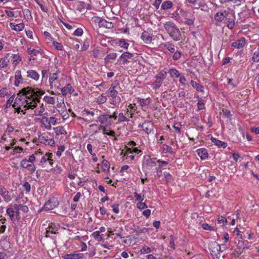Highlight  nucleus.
Masks as SVG:
<instances>
[{
	"mask_svg": "<svg viewBox=\"0 0 259 259\" xmlns=\"http://www.w3.org/2000/svg\"><path fill=\"white\" fill-rule=\"evenodd\" d=\"M13 107H23L25 110L29 109H34L36 107V103L34 100H31L29 97H26L24 93H21V90L17 94V97L14 100V103L12 104Z\"/></svg>",
	"mask_w": 259,
	"mask_h": 259,
	"instance_id": "nucleus-1",
	"label": "nucleus"
},
{
	"mask_svg": "<svg viewBox=\"0 0 259 259\" xmlns=\"http://www.w3.org/2000/svg\"><path fill=\"white\" fill-rule=\"evenodd\" d=\"M21 93H24V95L26 97H29L31 100H34L36 105L37 102L40 101L41 96L45 93L44 91L39 89L35 90L29 87L22 89L21 90Z\"/></svg>",
	"mask_w": 259,
	"mask_h": 259,
	"instance_id": "nucleus-2",
	"label": "nucleus"
},
{
	"mask_svg": "<svg viewBox=\"0 0 259 259\" xmlns=\"http://www.w3.org/2000/svg\"><path fill=\"white\" fill-rule=\"evenodd\" d=\"M166 31L170 36L175 40H179L181 38V34L179 28L171 22H167L164 24Z\"/></svg>",
	"mask_w": 259,
	"mask_h": 259,
	"instance_id": "nucleus-3",
	"label": "nucleus"
},
{
	"mask_svg": "<svg viewBox=\"0 0 259 259\" xmlns=\"http://www.w3.org/2000/svg\"><path fill=\"white\" fill-rule=\"evenodd\" d=\"M245 243L242 240H239L237 244V247L234 250V254L235 256L238 257L243 252L245 249L249 248L250 245L247 241Z\"/></svg>",
	"mask_w": 259,
	"mask_h": 259,
	"instance_id": "nucleus-4",
	"label": "nucleus"
},
{
	"mask_svg": "<svg viewBox=\"0 0 259 259\" xmlns=\"http://www.w3.org/2000/svg\"><path fill=\"white\" fill-rule=\"evenodd\" d=\"M167 73L166 71L162 70L160 71L156 76V81L152 84L153 89L156 90L159 88L161 85L163 80L165 78Z\"/></svg>",
	"mask_w": 259,
	"mask_h": 259,
	"instance_id": "nucleus-5",
	"label": "nucleus"
},
{
	"mask_svg": "<svg viewBox=\"0 0 259 259\" xmlns=\"http://www.w3.org/2000/svg\"><path fill=\"white\" fill-rule=\"evenodd\" d=\"M219 248L220 249V245L217 242L214 241L209 244V249L213 259L220 258V252H218Z\"/></svg>",
	"mask_w": 259,
	"mask_h": 259,
	"instance_id": "nucleus-6",
	"label": "nucleus"
},
{
	"mask_svg": "<svg viewBox=\"0 0 259 259\" xmlns=\"http://www.w3.org/2000/svg\"><path fill=\"white\" fill-rule=\"evenodd\" d=\"M59 204L57 199L55 197H52L45 203L42 209L45 210H52L56 208Z\"/></svg>",
	"mask_w": 259,
	"mask_h": 259,
	"instance_id": "nucleus-7",
	"label": "nucleus"
},
{
	"mask_svg": "<svg viewBox=\"0 0 259 259\" xmlns=\"http://www.w3.org/2000/svg\"><path fill=\"white\" fill-rule=\"evenodd\" d=\"M50 85L51 89L56 88L59 89L61 84L58 79V74L56 73H54L50 74L49 78Z\"/></svg>",
	"mask_w": 259,
	"mask_h": 259,
	"instance_id": "nucleus-8",
	"label": "nucleus"
},
{
	"mask_svg": "<svg viewBox=\"0 0 259 259\" xmlns=\"http://www.w3.org/2000/svg\"><path fill=\"white\" fill-rule=\"evenodd\" d=\"M59 229L60 226L58 224L53 223H50L49 225V227L47 229L46 237H53V236L50 235V234H56L58 233L57 231Z\"/></svg>",
	"mask_w": 259,
	"mask_h": 259,
	"instance_id": "nucleus-9",
	"label": "nucleus"
},
{
	"mask_svg": "<svg viewBox=\"0 0 259 259\" xmlns=\"http://www.w3.org/2000/svg\"><path fill=\"white\" fill-rule=\"evenodd\" d=\"M41 122L47 130L51 129V124L55 125L57 123L56 120L53 116H51L49 119L47 117L44 116L42 118Z\"/></svg>",
	"mask_w": 259,
	"mask_h": 259,
	"instance_id": "nucleus-10",
	"label": "nucleus"
},
{
	"mask_svg": "<svg viewBox=\"0 0 259 259\" xmlns=\"http://www.w3.org/2000/svg\"><path fill=\"white\" fill-rule=\"evenodd\" d=\"M0 195L3 197L6 202H9L12 199L10 192L3 186H0Z\"/></svg>",
	"mask_w": 259,
	"mask_h": 259,
	"instance_id": "nucleus-11",
	"label": "nucleus"
},
{
	"mask_svg": "<svg viewBox=\"0 0 259 259\" xmlns=\"http://www.w3.org/2000/svg\"><path fill=\"white\" fill-rule=\"evenodd\" d=\"M235 17L234 14L230 15L228 14V16L225 17V21L227 23V27L232 29L235 25Z\"/></svg>",
	"mask_w": 259,
	"mask_h": 259,
	"instance_id": "nucleus-12",
	"label": "nucleus"
},
{
	"mask_svg": "<svg viewBox=\"0 0 259 259\" xmlns=\"http://www.w3.org/2000/svg\"><path fill=\"white\" fill-rule=\"evenodd\" d=\"M84 256L83 253H77L76 252L73 253L67 254L63 256L64 259H80Z\"/></svg>",
	"mask_w": 259,
	"mask_h": 259,
	"instance_id": "nucleus-13",
	"label": "nucleus"
},
{
	"mask_svg": "<svg viewBox=\"0 0 259 259\" xmlns=\"http://www.w3.org/2000/svg\"><path fill=\"white\" fill-rule=\"evenodd\" d=\"M228 16V14L226 11H220L214 15V19L217 21L221 22Z\"/></svg>",
	"mask_w": 259,
	"mask_h": 259,
	"instance_id": "nucleus-14",
	"label": "nucleus"
},
{
	"mask_svg": "<svg viewBox=\"0 0 259 259\" xmlns=\"http://www.w3.org/2000/svg\"><path fill=\"white\" fill-rule=\"evenodd\" d=\"M141 127L147 134H149L153 130V125L150 122L147 121L144 122Z\"/></svg>",
	"mask_w": 259,
	"mask_h": 259,
	"instance_id": "nucleus-15",
	"label": "nucleus"
},
{
	"mask_svg": "<svg viewBox=\"0 0 259 259\" xmlns=\"http://www.w3.org/2000/svg\"><path fill=\"white\" fill-rule=\"evenodd\" d=\"M141 38L146 44H149L152 41V37L148 32L144 31L142 33Z\"/></svg>",
	"mask_w": 259,
	"mask_h": 259,
	"instance_id": "nucleus-16",
	"label": "nucleus"
},
{
	"mask_svg": "<svg viewBox=\"0 0 259 259\" xmlns=\"http://www.w3.org/2000/svg\"><path fill=\"white\" fill-rule=\"evenodd\" d=\"M74 89L72 88L70 84H68L66 86L61 89V92L63 96H66L68 94H72L74 92Z\"/></svg>",
	"mask_w": 259,
	"mask_h": 259,
	"instance_id": "nucleus-17",
	"label": "nucleus"
},
{
	"mask_svg": "<svg viewBox=\"0 0 259 259\" xmlns=\"http://www.w3.org/2000/svg\"><path fill=\"white\" fill-rule=\"evenodd\" d=\"M196 152L201 159H205L208 157V153L206 149H199L197 150Z\"/></svg>",
	"mask_w": 259,
	"mask_h": 259,
	"instance_id": "nucleus-18",
	"label": "nucleus"
},
{
	"mask_svg": "<svg viewBox=\"0 0 259 259\" xmlns=\"http://www.w3.org/2000/svg\"><path fill=\"white\" fill-rule=\"evenodd\" d=\"M27 77H30L35 80H37L39 79V75L35 70H29L27 71Z\"/></svg>",
	"mask_w": 259,
	"mask_h": 259,
	"instance_id": "nucleus-19",
	"label": "nucleus"
},
{
	"mask_svg": "<svg viewBox=\"0 0 259 259\" xmlns=\"http://www.w3.org/2000/svg\"><path fill=\"white\" fill-rule=\"evenodd\" d=\"M211 140L212 143H213L216 146H218L219 147H222L225 148L227 147V144L226 143L218 140L215 138L212 137L211 138Z\"/></svg>",
	"mask_w": 259,
	"mask_h": 259,
	"instance_id": "nucleus-20",
	"label": "nucleus"
},
{
	"mask_svg": "<svg viewBox=\"0 0 259 259\" xmlns=\"http://www.w3.org/2000/svg\"><path fill=\"white\" fill-rule=\"evenodd\" d=\"M24 24L23 23H20L18 24H15L13 23H10V26L12 29H14L17 31H20L23 30L24 28Z\"/></svg>",
	"mask_w": 259,
	"mask_h": 259,
	"instance_id": "nucleus-21",
	"label": "nucleus"
},
{
	"mask_svg": "<svg viewBox=\"0 0 259 259\" xmlns=\"http://www.w3.org/2000/svg\"><path fill=\"white\" fill-rule=\"evenodd\" d=\"M115 86H111L108 90V94L113 99H115L118 94V92L115 90Z\"/></svg>",
	"mask_w": 259,
	"mask_h": 259,
	"instance_id": "nucleus-22",
	"label": "nucleus"
},
{
	"mask_svg": "<svg viewBox=\"0 0 259 259\" xmlns=\"http://www.w3.org/2000/svg\"><path fill=\"white\" fill-rule=\"evenodd\" d=\"M245 40L244 38L238 40L237 41L233 42L232 46L236 48L240 49L244 47Z\"/></svg>",
	"mask_w": 259,
	"mask_h": 259,
	"instance_id": "nucleus-23",
	"label": "nucleus"
},
{
	"mask_svg": "<svg viewBox=\"0 0 259 259\" xmlns=\"http://www.w3.org/2000/svg\"><path fill=\"white\" fill-rule=\"evenodd\" d=\"M105 27L108 29H111L113 27V24L111 22L107 21L105 19H102L100 23V27Z\"/></svg>",
	"mask_w": 259,
	"mask_h": 259,
	"instance_id": "nucleus-24",
	"label": "nucleus"
},
{
	"mask_svg": "<svg viewBox=\"0 0 259 259\" xmlns=\"http://www.w3.org/2000/svg\"><path fill=\"white\" fill-rule=\"evenodd\" d=\"M168 73L169 74L170 77L172 78H178L180 76V73H179V71L175 68H170L168 70Z\"/></svg>",
	"mask_w": 259,
	"mask_h": 259,
	"instance_id": "nucleus-25",
	"label": "nucleus"
},
{
	"mask_svg": "<svg viewBox=\"0 0 259 259\" xmlns=\"http://www.w3.org/2000/svg\"><path fill=\"white\" fill-rule=\"evenodd\" d=\"M109 119V115L107 114H102L98 117V120L101 124H104L108 122V119Z\"/></svg>",
	"mask_w": 259,
	"mask_h": 259,
	"instance_id": "nucleus-26",
	"label": "nucleus"
},
{
	"mask_svg": "<svg viewBox=\"0 0 259 259\" xmlns=\"http://www.w3.org/2000/svg\"><path fill=\"white\" fill-rule=\"evenodd\" d=\"M133 56V54H131L129 52H124L121 56L120 58L123 59V63H128L129 61H128V59L131 58Z\"/></svg>",
	"mask_w": 259,
	"mask_h": 259,
	"instance_id": "nucleus-27",
	"label": "nucleus"
},
{
	"mask_svg": "<svg viewBox=\"0 0 259 259\" xmlns=\"http://www.w3.org/2000/svg\"><path fill=\"white\" fill-rule=\"evenodd\" d=\"M191 84L192 86L197 91L203 92V86L197 83L196 82L191 80Z\"/></svg>",
	"mask_w": 259,
	"mask_h": 259,
	"instance_id": "nucleus-28",
	"label": "nucleus"
},
{
	"mask_svg": "<svg viewBox=\"0 0 259 259\" xmlns=\"http://www.w3.org/2000/svg\"><path fill=\"white\" fill-rule=\"evenodd\" d=\"M173 4L170 1H165L163 2L161 6V9L162 10H168L172 8Z\"/></svg>",
	"mask_w": 259,
	"mask_h": 259,
	"instance_id": "nucleus-29",
	"label": "nucleus"
},
{
	"mask_svg": "<svg viewBox=\"0 0 259 259\" xmlns=\"http://www.w3.org/2000/svg\"><path fill=\"white\" fill-rule=\"evenodd\" d=\"M164 47L167 49L169 52L174 53L176 51V48L174 45L166 42L163 44Z\"/></svg>",
	"mask_w": 259,
	"mask_h": 259,
	"instance_id": "nucleus-30",
	"label": "nucleus"
},
{
	"mask_svg": "<svg viewBox=\"0 0 259 259\" xmlns=\"http://www.w3.org/2000/svg\"><path fill=\"white\" fill-rule=\"evenodd\" d=\"M9 62V59L7 57L2 58L0 60V68L6 67Z\"/></svg>",
	"mask_w": 259,
	"mask_h": 259,
	"instance_id": "nucleus-31",
	"label": "nucleus"
},
{
	"mask_svg": "<svg viewBox=\"0 0 259 259\" xmlns=\"http://www.w3.org/2000/svg\"><path fill=\"white\" fill-rule=\"evenodd\" d=\"M92 236L95 239L98 241H102L103 238L100 235V232L99 231L93 232Z\"/></svg>",
	"mask_w": 259,
	"mask_h": 259,
	"instance_id": "nucleus-32",
	"label": "nucleus"
},
{
	"mask_svg": "<svg viewBox=\"0 0 259 259\" xmlns=\"http://www.w3.org/2000/svg\"><path fill=\"white\" fill-rule=\"evenodd\" d=\"M102 167H103V168H102L103 171H105L106 170H109L110 164H109V162L107 160L104 159L102 162Z\"/></svg>",
	"mask_w": 259,
	"mask_h": 259,
	"instance_id": "nucleus-33",
	"label": "nucleus"
},
{
	"mask_svg": "<svg viewBox=\"0 0 259 259\" xmlns=\"http://www.w3.org/2000/svg\"><path fill=\"white\" fill-rule=\"evenodd\" d=\"M44 100L50 104H54L55 103V99L54 97H52L48 96H45Z\"/></svg>",
	"mask_w": 259,
	"mask_h": 259,
	"instance_id": "nucleus-34",
	"label": "nucleus"
},
{
	"mask_svg": "<svg viewBox=\"0 0 259 259\" xmlns=\"http://www.w3.org/2000/svg\"><path fill=\"white\" fill-rule=\"evenodd\" d=\"M15 210L13 208H8L7 209V214L9 215L11 220L13 221L15 215Z\"/></svg>",
	"mask_w": 259,
	"mask_h": 259,
	"instance_id": "nucleus-35",
	"label": "nucleus"
},
{
	"mask_svg": "<svg viewBox=\"0 0 259 259\" xmlns=\"http://www.w3.org/2000/svg\"><path fill=\"white\" fill-rule=\"evenodd\" d=\"M100 128H102L103 130V134L105 135H107L110 136H114L115 132L113 131H110L109 132L106 133V132L108 131L105 127L102 125L100 126Z\"/></svg>",
	"mask_w": 259,
	"mask_h": 259,
	"instance_id": "nucleus-36",
	"label": "nucleus"
},
{
	"mask_svg": "<svg viewBox=\"0 0 259 259\" xmlns=\"http://www.w3.org/2000/svg\"><path fill=\"white\" fill-rule=\"evenodd\" d=\"M129 119L127 118L122 113H120L118 114V122H121L123 121H128Z\"/></svg>",
	"mask_w": 259,
	"mask_h": 259,
	"instance_id": "nucleus-37",
	"label": "nucleus"
},
{
	"mask_svg": "<svg viewBox=\"0 0 259 259\" xmlns=\"http://www.w3.org/2000/svg\"><path fill=\"white\" fill-rule=\"evenodd\" d=\"M204 102L201 99H199L198 100V102L197 103V108L199 110L205 109L204 107Z\"/></svg>",
	"mask_w": 259,
	"mask_h": 259,
	"instance_id": "nucleus-38",
	"label": "nucleus"
},
{
	"mask_svg": "<svg viewBox=\"0 0 259 259\" xmlns=\"http://www.w3.org/2000/svg\"><path fill=\"white\" fill-rule=\"evenodd\" d=\"M134 195L135 197L136 198V200L142 202L143 201L144 198V195H143L142 196L141 194H139L137 192H135L134 193Z\"/></svg>",
	"mask_w": 259,
	"mask_h": 259,
	"instance_id": "nucleus-39",
	"label": "nucleus"
},
{
	"mask_svg": "<svg viewBox=\"0 0 259 259\" xmlns=\"http://www.w3.org/2000/svg\"><path fill=\"white\" fill-rule=\"evenodd\" d=\"M106 101L107 98L105 96H103V95H101L100 96H99L97 102L98 104H102L106 102Z\"/></svg>",
	"mask_w": 259,
	"mask_h": 259,
	"instance_id": "nucleus-40",
	"label": "nucleus"
},
{
	"mask_svg": "<svg viewBox=\"0 0 259 259\" xmlns=\"http://www.w3.org/2000/svg\"><path fill=\"white\" fill-rule=\"evenodd\" d=\"M151 249L148 246H144L141 249L140 252L141 254L148 253L151 252Z\"/></svg>",
	"mask_w": 259,
	"mask_h": 259,
	"instance_id": "nucleus-41",
	"label": "nucleus"
},
{
	"mask_svg": "<svg viewBox=\"0 0 259 259\" xmlns=\"http://www.w3.org/2000/svg\"><path fill=\"white\" fill-rule=\"evenodd\" d=\"M252 60L253 62H259V50L255 51L253 55Z\"/></svg>",
	"mask_w": 259,
	"mask_h": 259,
	"instance_id": "nucleus-42",
	"label": "nucleus"
},
{
	"mask_svg": "<svg viewBox=\"0 0 259 259\" xmlns=\"http://www.w3.org/2000/svg\"><path fill=\"white\" fill-rule=\"evenodd\" d=\"M14 99V95L12 96L7 101L6 104V108H9L12 105Z\"/></svg>",
	"mask_w": 259,
	"mask_h": 259,
	"instance_id": "nucleus-43",
	"label": "nucleus"
},
{
	"mask_svg": "<svg viewBox=\"0 0 259 259\" xmlns=\"http://www.w3.org/2000/svg\"><path fill=\"white\" fill-rule=\"evenodd\" d=\"M57 135L64 134L66 133L63 127H57L54 128Z\"/></svg>",
	"mask_w": 259,
	"mask_h": 259,
	"instance_id": "nucleus-44",
	"label": "nucleus"
},
{
	"mask_svg": "<svg viewBox=\"0 0 259 259\" xmlns=\"http://www.w3.org/2000/svg\"><path fill=\"white\" fill-rule=\"evenodd\" d=\"M174 54L172 56V58L175 60H178L181 57V53L179 51H175L174 52Z\"/></svg>",
	"mask_w": 259,
	"mask_h": 259,
	"instance_id": "nucleus-45",
	"label": "nucleus"
},
{
	"mask_svg": "<svg viewBox=\"0 0 259 259\" xmlns=\"http://www.w3.org/2000/svg\"><path fill=\"white\" fill-rule=\"evenodd\" d=\"M117 57V54L114 53H111L109 54H108L106 57L105 58V60L108 59V60H113L115 59Z\"/></svg>",
	"mask_w": 259,
	"mask_h": 259,
	"instance_id": "nucleus-46",
	"label": "nucleus"
},
{
	"mask_svg": "<svg viewBox=\"0 0 259 259\" xmlns=\"http://www.w3.org/2000/svg\"><path fill=\"white\" fill-rule=\"evenodd\" d=\"M83 33V30L81 28H77L74 32L73 35L77 36L82 35Z\"/></svg>",
	"mask_w": 259,
	"mask_h": 259,
	"instance_id": "nucleus-47",
	"label": "nucleus"
},
{
	"mask_svg": "<svg viewBox=\"0 0 259 259\" xmlns=\"http://www.w3.org/2000/svg\"><path fill=\"white\" fill-rule=\"evenodd\" d=\"M119 44L121 46V47L124 48V49H127L129 44L127 42H126L123 39H120L119 40Z\"/></svg>",
	"mask_w": 259,
	"mask_h": 259,
	"instance_id": "nucleus-48",
	"label": "nucleus"
},
{
	"mask_svg": "<svg viewBox=\"0 0 259 259\" xmlns=\"http://www.w3.org/2000/svg\"><path fill=\"white\" fill-rule=\"evenodd\" d=\"M53 44L54 47L58 50H62L63 49V46L61 45V44L56 42L55 41H53Z\"/></svg>",
	"mask_w": 259,
	"mask_h": 259,
	"instance_id": "nucleus-49",
	"label": "nucleus"
},
{
	"mask_svg": "<svg viewBox=\"0 0 259 259\" xmlns=\"http://www.w3.org/2000/svg\"><path fill=\"white\" fill-rule=\"evenodd\" d=\"M102 19L98 16H95L92 18V21L95 23H98L99 26L100 27V23L101 22Z\"/></svg>",
	"mask_w": 259,
	"mask_h": 259,
	"instance_id": "nucleus-50",
	"label": "nucleus"
},
{
	"mask_svg": "<svg viewBox=\"0 0 259 259\" xmlns=\"http://www.w3.org/2000/svg\"><path fill=\"white\" fill-rule=\"evenodd\" d=\"M29 161L26 159H24L21 161L20 164L21 167L24 168H26L28 166Z\"/></svg>",
	"mask_w": 259,
	"mask_h": 259,
	"instance_id": "nucleus-51",
	"label": "nucleus"
},
{
	"mask_svg": "<svg viewBox=\"0 0 259 259\" xmlns=\"http://www.w3.org/2000/svg\"><path fill=\"white\" fill-rule=\"evenodd\" d=\"M146 163L148 166L153 167L155 165V161L152 159H148L146 160Z\"/></svg>",
	"mask_w": 259,
	"mask_h": 259,
	"instance_id": "nucleus-52",
	"label": "nucleus"
},
{
	"mask_svg": "<svg viewBox=\"0 0 259 259\" xmlns=\"http://www.w3.org/2000/svg\"><path fill=\"white\" fill-rule=\"evenodd\" d=\"M38 140L40 143L44 144H47L48 142V139L43 136H39Z\"/></svg>",
	"mask_w": 259,
	"mask_h": 259,
	"instance_id": "nucleus-53",
	"label": "nucleus"
},
{
	"mask_svg": "<svg viewBox=\"0 0 259 259\" xmlns=\"http://www.w3.org/2000/svg\"><path fill=\"white\" fill-rule=\"evenodd\" d=\"M65 150L64 146H60L58 147V150L56 152L57 156L60 157L61 155V153Z\"/></svg>",
	"mask_w": 259,
	"mask_h": 259,
	"instance_id": "nucleus-54",
	"label": "nucleus"
},
{
	"mask_svg": "<svg viewBox=\"0 0 259 259\" xmlns=\"http://www.w3.org/2000/svg\"><path fill=\"white\" fill-rule=\"evenodd\" d=\"M137 206L140 209H143L148 207L147 205L145 203L142 202L138 203Z\"/></svg>",
	"mask_w": 259,
	"mask_h": 259,
	"instance_id": "nucleus-55",
	"label": "nucleus"
},
{
	"mask_svg": "<svg viewBox=\"0 0 259 259\" xmlns=\"http://www.w3.org/2000/svg\"><path fill=\"white\" fill-rule=\"evenodd\" d=\"M15 78L16 80H20L22 81V75H21V71L20 70H17L16 72V74H15Z\"/></svg>",
	"mask_w": 259,
	"mask_h": 259,
	"instance_id": "nucleus-56",
	"label": "nucleus"
},
{
	"mask_svg": "<svg viewBox=\"0 0 259 259\" xmlns=\"http://www.w3.org/2000/svg\"><path fill=\"white\" fill-rule=\"evenodd\" d=\"M181 124L180 122L176 123L173 126V127L176 130V131L179 134H181V128L180 126Z\"/></svg>",
	"mask_w": 259,
	"mask_h": 259,
	"instance_id": "nucleus-57",
	"label": "nucleus"
},
{
	"mask_svg": "<svg viewBox=\"0 0 259 259\" xmlns=\"http://www.w3.org/2000/svg\"><path fill=\"white\" fill-rule=\"evenodd\" d=\"M28 170L30 171L31 174L34 172L35 170V166L33 164H29L27 167L26 168Z\"/></svg>",
	"mask_w": 259,
	"mask_h": 259,
	"instance_id": "nucleus-58",
	"label": "nucleus"
},
{
	"mask_svg": "<svg viewBox=\"0 0 259 259\" xmlns=\"http://www.w3.org/2000/svg\"><path fill=\"white\" fill-rule=\"evenodd\" d=\"M23 187H24L25 190L27 192H29L30 190V185L29 184V183L27 182H24L23 185Z\"/></svg>",
	"mask_w": 259,
	"mask_h": 259,
	"instance_id": "nucleus-59",
	"label": "nucleus"
},
{
	"mask_svg": "<svg viewBox=\"0 0 259 259\" xmlns=\"http://www.w3.org/2000/svg\"><path fill=\"white\" fill-rule=\"evenodd\" d=\"M27 52L29 54H33L34 55H36L38 53H39V52L38 50L29 48L27 50Z\"/></svg>",
	"mask_w": 259,
	"mask_h": 259,
	"instance_id": "nucleus-60",
	"label": "nucleus"
},
{
	"mask_svg": "<svg viewBox=\"0 0 259 259\" xmlns=\"http://www.w3.org/2000/svg\"><path fill=\"white\" fill-rule=\"evenodd\" d=\"M163 150H165L166 152H168L170 153H173V151L172 150V148L166 144L163 145Z\"/></svg>",
	"mask_w": 259,
	"mask_h": 259,
	"instance_id": "nucleus-61",
	"label": "nucleus"
},
{
	"mask_svg": "<svg viewBox=\"0 0 259 259\" xmlns=\"http://www.w3.org/2000/svg\"><path fill=\"white\" fill-rule=\"evenodd\" d=\"M8 93L7 92L6 88H3L0 90V97H4L5 96L7 95Z\"/></svg>",
	"mask_w": 259,
	"mask_h": 259,
	"instance_id": "nucleus-62",
	"label": "nucleus"
},
{
	"mask_svg": "<svg viewBox=\"0 0 259 259\" xmlns=\"http://www.w3.org/2000/svg\"><path fill=\"white\" fill-rule=\"evenodd\" d=\"M202 227L203 229L204 230H212V227H211L208 224H206V223L203 224L202 225Z\"/></svg>",
	"mask_w": 259,
	"mask_h": 259,
	"instance_id": "nucleus-63",
	"label": "nucleus"
},
{
	"mask_svg": "<svg viewBox=\"0 0 259 259\" xmlns=\"http://www.w3.org/2000/svg\"><path fill=\"white\" fill-rule=\"evenodd\" d=\"M185 22L189 25H192L194 23L193 18H185Z\"/></svg>",
	"mask_w": 259,
	"mask_h": 259,
	"instance_id": "nucleus-64",
	"label": "nucleus"
}]
</instances>
